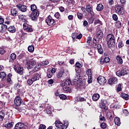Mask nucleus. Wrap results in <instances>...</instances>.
Listing matches in <instances>:
<instances>
[{
	"mask_svg": "<svg viewBox=\"0 0 129 129\" xmlns=\"http://www.w3.org/2000/svg\"><path fill=\"white\" fill-rule=\"evenodd\" d=\"M6 53V49L4 47H0V54L1 55H4Z\"/></svg>",
	"mask_w": 129,
	"mask_h": 129,
	"instance_id": "nucleus-49",
	"label": "nucleus"
},
{
	"mask_svg": "<svg viewBox=\"0 0 129 129\" xmlns=\"http://www.w3.org/2000/svg\"><path fill=\"white\" fill-rule=\"evenodd\" d=\"M24 126H25V124L22 122H18L16 124L14 129H23Z\"/></svg>",
	"mask_w": 129,
	"mask_h": 129,
	"instance_id": "nucleus-22",
	"label": "nucleus"
},
{
	"mask_svg": "<svg viewBox=\"0 0 129 129\" xmlns=\"http://www.w3.org/2000/svg\"><path fill=\"white\" fill-rule=\"evenodd\" d=\"M39 69H40V64L36 66L33 69L29 71V74H30V75H32L34 74V73H36V72L39 71Z\"/></svg>",
	"mask_w": 129,
	"mask_h": 129,
	"instance_id": "nucleus-18",
	"label": "nucleus"
},
{
	"mask_svg": "<svg viewBox=\"0 0 129 129\" xmlns=\"http://www.w3.org/2000/svg\"><path fill=\"white\" fill-rule=\"evenodd\" d=\"M18 58L19 60H23V59H24V54H20L18 56Z\"/></svg>",
	"mask_w": 129,
	"mask_h": 129,
	"instance_id": "nucleus-64",
	"label": "nucleus"
},
{
	"mask_svg": "<svg viewBox=\"0 0 129 129\" xmlns=\"http://www.w3.org/2000/svg\"><path fill=\"white\" fill-rule=\"evenodd\" d=\"M113 39H115L114 35H113L112 34H109L107 36L106 41H109L110 40H112Z\"/></svg>",
	"mask_w": 129,
	"mask_h": 129,
	"instance_id": "nucleus-37",
	"label": "nucleus"
},
{
	"mask_svg": "<svg viewBox=\"0 0 129 129\" xmlns=\"http://www.w3.org/2000/svg\"><path fill=\"white\" fill-rule=\"evenodd\" d=\"M16 59H17V54L15 53H11L9 57L10 63H14Z\"/></svg>",
	"mask_w": 129,
	"mask_h": 129,
	"instance_id": "nucleus-16",
	"label": "nucleus"
},
{
	"mask_svg": "<svg viewBox=\"0 0 129 129\" xmlns=\"http://www.w3.org/2000/svg\"><path fill=\"white\" fill-rule=\"evenodd\" d=\"M103 38V32L101 30H98L96 33V36L93 38V41H94L95 39L97 40L98 42L101 41Z\"/></svg>",
	"mask_w": 129,
	"mask_h": 129,
	"instance_id": "nucleus-6",
	"label": "nucleus"
},
{
	"mask_svg": "<svg viewBox=\"0 0 129 129\" xmlns=\"http://www.w3.org/2000/svg\"><path fill=\"white\" fill-rule=\"evenodd\" d=\"M100 97V95H99V94H94L92 96V99L93 101H97L98 99H99V98Z\"/></svg>",
	"mask_w": 129,
	"mask_h": 129,
	"instance_id": "nucleus-26",
	"label": "nucleus"
},
{
	"mask_svg": "<svg viewBox=\"0 0 129 129\" xmlns=\"http://www.w3.org/2000/svg\"><path fill=\"white\" fill-rule=\"evenodd\" d=\"M46 126L45 124H40L39 126L38 129H46Z\"/></svg>",
	"mask_w": 129,
	"mask_h": 129,
	"instance_id": "nucleus-61",
	"label": "nucleus"
},
{
	"mask_svg": "<svg viewBox=\"0 0 129 129\" xmlns=\"http://www.w3.org/2000/svg\"><path fill=\"white\" fill-rule=\"evenodd\" d=\"M112 19L113 20V21H117V20H118V17H117V15H116V14H113L112 15Z\"/></svg>",
	"mask_w": 129,
	"mask_h": 129,
	"instance_id": "nucleus-60",
	"label": "nucleus"
},
{
	"mask_svg": "<svg viewBox=\"0 0 129 129\" xmlns=\"http://www.w3.org/2000/svg\"><path fill=\"white\" fill-rule=\"evenodd\" d=\"M122 83L119 84L117 86V88L116 89V92H120L122 90V88L121 87L122 86Z\"/></svg>",
	"mask_w": 129,
	"mask_h": 129,
	"instance_id": "nucleus-36",
	"label": "nucleus"
},
{
	"mask_svg": "<svg viewBox=\"0 0 129 129\" xmlns=\"http://www.w3.org/2000/svg\"><path fill=\"white\" fill-rule=\"evenodd\" d=\"M39 12H32L31 14L29 15V17L31 18L32 21L37 22L38 20V17H39Z\"/></svg>",
	"mask_w": 129,
	"mask_h": 129,
	"instance_id": "nucleus-11",
	"label": "nucleus"
},
{
	"mask_svg": "<svg viewBox=\"0 0 129 129\" xmlns=\"http://www.w3.org/2000/svg\"><path fill=\"white\" fill-rule=\"evenodd\" d=\"M68 124H69V123L68 121H63V126L64 128H67V127H68Z\"/></svg>",
	"mask_w": 129,
	"mask_h": 129,
	"instance_id": "nucleus-57",
	"label": "nucleus"
},
{
	"mask_svg": "<svg viewBox=\"0 0 129 129\" xmlns=\"http://www.w3.org/2000/svg\"><path fill=\"white\" fill-rule=\"evenodd\" d=\"M7 30L10 33H16V27H15L14 26H9Z\"/></svg>",
	"mask_w": 129,
	"mask_h": 129,
	"instance_id": "nucleus-29",
	"label": "nucleus"
},
{
	"mask_svg": "<svg viewBox=\"0 0 129 129\" xmlns=\"http://www.w3.org/2000/svg\"><path fill=\"white\" fill-rule=\"evenodd\" d=\"M87 43L89 45L92 44V37L91 36H88L87 39Z\"/></svg>",
	"mask_w": 129,
	"mask_h": 129,
	"instance_id": "nucleus-39",
	"label": "nucleus"
},
{
	"mask_svg": "<svg viewBox=\"0 0 129 129\" xmlns=\"http://www.w3.org/2000/svg\"><path fill=\"white\" fill-rule=\"evenodd\" d=\"M77 37V33H73L72 34V37L73 39V40L74 41V42H75V41H76V38Z\"/></svg>",
	"mask_w": 129,
	"mask_h": 129,
	"instance_id": "nucleus-45",
	"label": "nucleus"
},
{
	"mask_svg": "<svg viewBox=\"0 0 129 129\" xmlns=\"http://www.w3.org/2000/svg\"><path fill=\"white\" fill-rule=\"evenodd\" d=\"M12 110H10L9 112H7L6 113V115H7L8 117H12Z\"/></svg>",
	"mask_w": 129,
	"mask_h": 129,
	"instance_id": "nucleus-59",
	"label": "nucleus"
},
{
	"mask_svg": "<svg viewBox=\"0 0 129 129\" xmlns=\"http://www.w3.org/2000/svg\"><path fill=\"white\" fill-rule=\"evenodd\" d=\"M41 73H35L33 75L32 79L33 80V81H37V80L41 79Z\"/></svg>",
	"mask_w": 129,
	"mask_h": 129,
	"instance_id": "nucleus-17",
	"label": "nucleus"
},
{
	"mask_svg": "<svg viewBox=\"0 0 129 129\" xmlns=\"http://www.w3.org/2000/svg\"><path fill=\"white\" fill-rule=\"evenodd\" d=\"M103 59H104V61L106 63H109V61H110V59L109 57H106Z\"/></svg>",
	"mask_w": 129,
	"mask_h": 129,
	"instance_id": "nucleus-58",
	"label": "nucleus"
},
{
	"mask_svg": "<svg viewBox=\"0 0 129 129\" xmlns=\"http://www.w3.org/2000/svg\"><path fill=\"white\" fill-rule=\"evenodd\" d=\"M115 26L118 29H119V28H121V22L119 21L116 22Z\"/></svg>",
	"mask_w": 129,
	"mask_h": 129,
	"instance_id": "nucleus-44",
	"label": "nucleus"
},
{
	"mask_svg": "<svg viewBox=\"0 0 129 129\" xmlns=\"http://www.w3.org/2000/svg\"><path fill=\"white\" fill-rule=\"evenodd\" d=\"M99 65H100L101 66H102L103 65H104V64H105V62L104 61L103 58H100L99 59Z\"/></svg>",
	"mask_w": 129,
	"mask_h": 129,
	"instance_id": "nucleus-56",
	"label": "nucleus"
},
{
	"mask_svg": "<svg viewBox=\"0 0 129 129\" xmlns=\"http://www.w3.org/2000/svg\"><path fill=\"white\" fill-rule=\"evenodd\" d=\"M100 120H101L102 121H105V117L104 116H102V115L100 114L99 116Z\"/></svg>",
	"mask_w": 129,
	"mask_h": 129,
	"instance_id": "nucleus-63",
	"label": "nucleus"
},
{
	"mask_svg": "<svg viewBox=\"0 0 129 129\" xmlns=\"http://www.w3.org/2000/svg\"><path fill=\"white\" fill-rule=\"evenodd\" d=\"M68 86H63L62 87L63 91L66 93H68V92H70L71 91V88Z\"/></svg>",
	"mask_w": 129,
	"mask_h": 129,
	"instance_id": "nucleus-30",
	"label": "nucleus"
},
{
	"mask_svg": "<svg viewBox=\"0 0 129 129\" xmlns=\"http://www.w3.org/2000/svg\"><path fill=\"white\" fill-rule=\"evenodd\" d=\"M45 23H47L49 27H53L56 25L55 19H53L51 15H49L45 20Z\"/></svg>",
	"mask_w": 129,
	"mask_h": 129,
	"instance_id": "nucleus-2",
	"label": "nucleus"
},
{
	"mask_svg": "<svg viewBox=\"0 0 129 129\" xmlns=\"http://www.w3.org/2000/svg\"><path fill=\"white\" fill-rule=\"evenodd\" d=\"M34 81L33 80L32 78L31 79H29L28 80H27V84L28 85H29V86H31V85H32V84H33V83H34Z\"/></svg>",
	"mask_w": 129,
	"mask_h": 129,
	"instance_id": "nucleus-42",
	"label": "nucleus"
},
{
	"mask_svg": "<svg viewBox=\"0 0 129 129\" xmlns=\"http://www.w3.org/2000/svg\"><path fill=\"white\" fill-rule=\"evenodd\" d=\"M59 97L60 99H62V100H65V99H67V96L63 94H60L59 95Z\"/></svg>",
	"mask_w": 129,
	"mask_h": 129,
	"instance_id": "nucleus-46",
	"label": "nucleus"
},
{
	"mask_svg": "<svg viewBox=\"0 0 129 129\" xmlns=\"http://www.w3.org/2000/svg\"><path fill=\"white\" fill-rule=\"evenodd\" d=\"M92 76H88V83L90 84V83H92Z\"/></svg>",
	"mask_w": 129,
	"mask_h": 129,
	"instance_id": "nucleus-51",
	"label": "nucleus"
},
{
	"mask_svg": "<svg viewBox=\"0 0 129 129\" xmlns=\"http://www.w3.org/2000/svg\"><path fill=\"white\" fill-rule=\"evenodd\" d=\"M36 62L34 61V59H27L26 60V66L27 69H32V68H34V66L36 65Z\"/></svg>",
	"mask_w": 129,
	"mask_h": 129,
	"instance_id": "nucleus-9",
	"label": "nucleus"
},
{
	"mask_svg": "<svg viewBox=\"0 0 129 129\" xmlns=\"http://www.w3.org/2000/svg\"><path fill=\"white\" fill-rule=\"evenodd\" d=\"M25 31H26V32H28V33H32V32H33V28L31 27H27L26 29H24Z\"/></svg>",
	"mask_w": 129,
	"mask_h": 129,
	"instance_id": "nucleus-54",
	"label": "nucleus"
},
{
	"mask_svg": "<svg viewBox=\"0 0 129 129\" xmlns=\"http://www.w3.org/2000/svg\"><path fill=\"white\" fill-rule=\"evenodd\" d=\"M124 45L123 44V42L121 40H119L118 44V48H122Z\"/></svg>",
	"mask_w": 129,
	"mask_h": 129,
	"instance_id": "nucleus-48",
	"label": "nucleus"
},
{
	"mask_svg": "<svg viewBox=\"0 0 129 129\" xmlns=\"http://www.w3.org/2000/svg\"><path fill=\"white\" fill-rule=\"evenodd\" d=\"M106 42L109 48H114L115 47V38L110 39V40H107Z\"/></svg>",
	"mask_w": 129,
	"mask_h": 129,
	"instance_id": "nucleus-14",
	"label": "nucleus"
},
{
	"mask_svg": "<svg viewBox=\"0 0 129 129\" xmlns=\"http://www.w3.org/2000/svg\"><path fill=\"white\" fill-rule=\"evenodd\" d=\"M14 104L16 106H20V105H24L25 102L21 99V97L17 96L15 99Z\"/></svg>",
	"mask_w": 129,
	"mask_h": 129,
	"instance_id": "nucleus-8",
	"label": "nucleus"
},
{
	"mask_svg": "<svg viewBox=\"0 0 129 129\" xmlns=\"http://www.w3.org/2000/svg\"><path fill=\"white\" fill-rule=\"evenodd\" d=\"M116 74L117 76H118V77H121V76L128 75L129 70L126 68H122L120 71H117Z\"/></svg>",
	"mask_w": 129,
	"mask_h": 129,
	"instance_id": "nucleus-3",
	"label": "nucleus"
},
{
	"mask_svg": "<svg viewBox=\"0 0 129 129\" xmlns=\"http://www.w3.org/2000/svg\"><path fill=\"white\" fill-rule=\"evenodd\" d=\"M14 123H15V122H9L5 124H3V126H4V127H6V128H7V129H10V128L13 127V126H14Z\"/></svg>",
	"mask_w": 129,
	"mask_h": 129,
	"instance_id": "nucleus-24",
	"label": "nucleus"
},
{
	"mask_svg": "<svg viewBox=\"0 0 129 129\" xmlns=\"http://www.w3.org/2000/svg\"><path fill=\"white\" fill-rule=\"evenodd\" d=\"M119 94H120V97L123 98V99H124L125 100H128L129 99V96L128 94H125L123 92H120L119 93Z\"/></svg>",
	"mask_w": 129,
	"mask_h": 129,
	"instance_id": "nucleus-20",
	"label": "nucleus"
},
{
	"mask_svg": "<svg viewBox=\"0 0 129 129\" xmlns=\"http://www.w3.org/2000/svg\"><path fill=\"white\" fill-rule=\"evenodd\" d=\"M75 66L76 68H81L82 67V64H81V63H80L79 62L77 61L76 63Z\"/></svg>",
	"mask_w": 129,
	"mask_h": 129,
	"instance_id": "nucleus-55",
	"label": "nucleus"
},
{
	"mask_svg": "<svg viewBox=\"0 0 129 129\" xmlns=\"http://www.w3.org/2000/svg\"><path fill=\"white\" fill-rule=\"evenodd\" d=\"M54 17L56 18V19H57V20H60L61 19V15L59 12L55 13L54 14Z\"/></svg>",
	"mask_w": 129,
	"mask_h": 129,
	"instance_id": "nucleus-47",
	"label": "nucleus"
},
{
	"mask_svg": "<svg viewBox=\"0 0 129 129\" xmlns=\"http://www.w3.org/2000/svg\"><path fill=\"white\" fill-rule=\"evenodd\" d=\"M17 8L20 11V12H22V13H25V12H27V6L26 5H17L16 6Z\"/></svg>",
	"mask_w": 129,
	"mask_h": 129,
	"instance_id": "nucleus-15",
	"label": "nucleus"
},
{
	"mask_svg": "<svg viewBox=\"0 0 129 129\" xmlns=\"http://www.w3.org/2000/svg\"><path fill=\"white\" fill-rule=\"evenodd\" d=\"M19 19L21 20L22 22L23 23L28 22V19L27 18V16L24 15H20L19 16Z\"/></svg>",
	"mask_w": 129,
	"mask_h": 129,
	"instance_id": "nucleus-23",
	"label": "nucleus"
},
{
	"mask_svg": "<svg viewBox=\"0 0 129 129\" xmlns=\"http://www.w3.org/2000/svg\"><path fill=\"white\" fill-rule=\"evenodd\" d=\"M86 11L88 13V15H90L92 17L95 16V13L93 11V6L90 4H87L86 6Z\"/></svg>",
	"mask_w": 129,
	"mask_h": 129,
	"instance_id": "nucleus-5",
	"label": "nucleus"
},
{
	"mask_svg": "<svg viewBox=\"0 0 129 129\" xmlns=\"http://www.w3.org/2000/svg\"><path fill=\"white\" fill-rule=\"evenodd\" d=\"M77 16L78 17V19L80 20V21H82V20H83V13L78 12L77 13Z\"/></svg>",
	"mask_w": 129,
	"mask_h": 129,
	"instance_id": "nucleus-35",
	"label": "nucleus"
},
{
	"mask_svg": "<svg viewBox=\"0 0 129 129\" xmlns=\"http://www.w3.org/2000/svg\"><path fill=\"white\" fill-rule=\"evenodd\" d=\"M17 93L19 94V96H23L24 95V93L22 91V89H21L17 90Z\"/></svg>",
	"mask_w": 129,
	"mask_h": 129,
	"instance_id": "nucleus-52",
	"label": "nucleus"
},
{
	"mask_svg": "<svg viewBox=\"0 0 129 129\" xmlns=\"http://www.w3.org/2000/svg\"><path fill=\"white\" fill-rule=\"evenodd\" d=\"M14 69L15 72L20 74V75H23L24 74V68L20 64H17L14 66Z\"/></svg>",
	"mask_w": 129,
	"mask_h": 129,
	"instance_id": "nucleus-4",
	"label": "nucleus"
},
{
	"mask_svg": "<svg viewBox=\"0 0 129 129\" xmlns=\"http://www.w3.org/2000/svg\"><path fill=\"white\" fill-rule=\"evenodd\" d=\"M86 74L88 76H92V73L91 72V69H89L86 71Z\"/></svg>",
	"mask_w": 129,
	"mask_h": 129,
	"instance_id": "nucleus-53",
	"label": "nucleus"
},
{
	"mask_svg": "<svg viewBox=\"0 0 129 129\" xmlns=\"http://www.w3.org/2000/svg\"><path fill=\"white\" fill-rule=\"evenodd\" d=\"M107 104V101L105 99H102L99 102V107L104 110H107V109H108V107L106 106Z\"/></svg>",
	"mask_w": 129,
	"mask_h": 129,
	"instance_id": "nucleus-10",
	"label": "nucleus"
},
{
	"mask_svg": "<svg viewBox=\"0 0 129 129\" xmlns=\"http://www.w3.org/2000/svg\"><path fill=\"white\" fill-rule=\"evenodd\" d=\"M28 50L30 53H33L35 51V47L34 45H29L28 47Z\"/></svg>",
	"mask_w": 129,
	"mask_h": 129,
	"instance_id": "nucleus-38",
	"label": "nucleus"
},
{
	"mask_svg": "<svg viewBox=\"0 0 129 129\" xmlns=\"http://www.w3.org/2000/svg\"><path fill=\"white\" fill-rule=\"evenodd\" d=\"M30 10L32 13H39V10H38V7H37V6L35 4H32L30 6Z\"/></svg>",
	"mask_w": 129,
	"mask_h": 129,
	"instance_id": "nucleus-19",
	"label": "nucleus"
},
{
	"mask_svg": "<svg viewBox=\"0 0 129 129\" xmlns=\"http://www.w3.org/2000/svg\"><path fill=\"white\" fill-rule=\"evenodd\" d=\"M64 73V71H59L58 74H57L56 76L57 78L59 79H61V78L63 76V74Z\"/></svg>",
	"mask_w": 129,
	"mask_h": 129,
	"instance_id": "nucleus-40",
	"label": "nucleus"
},
{
	"mask_svg": "<svg viewBox=\"0 0 129 129\" xmlns=\"http://www.w3.org/2000/svg\"><path fill=\"white\" fill-rule=\"evenodd\" d=\"M53 75H54L52 74L50 71H47V75H46V77H47V78H52Z\"/></svg>",
	"mask_w": 129,
	"mask_h": 129,
	"instance_id": "nucleus-43",
	"label": "nucleus"
},
{
	"mask_svg": "<svg viewBox=\"0 0 129 129\" xmlns=\"http://www.w3.org/2000/svg\"><path fill=\"white\" fill-rule=\"evenodd\" d=\"M114 123L116 125L119 126V125H120V119H119L118 117H115Z\"/></svg>",
	"mask_w": 129,
	"mask_h": 129,
	"instance_id": "nucleus-32",
	"label": "nucleus"
},
{
	"mask_svg": "<svg viewBox=\"0 0 129 129\" xmlns=\"http://www.w3.org/2000/svg\"><path fill=\"white\" fill-rule=\"evenodd\" d=\"M104 9V6H103L102 4H99L97 6L96 11H97V12H101V11H103Z\"/></svg>",
	"mask_w": 129,
	"mask_h": 129,
	"instance_id": "nucleus-25",
	"label": "nucleus"
},
{
	"mask_svg": "<svg viewBox=\"0 0 129 129\" xmlns=\"http://www.w3.org/2000/svg\"><path fill=\"white\" fill-rule=\"evenodd\" d=\"M97 80L101 85H104V84L106 83V79H105V77L102 76H99L97 78Z\"/></svg>",
	"mask_w": 129,
	"mask_h": 129,
	"instance_id": "nucleus-12",
	"label": "nucleus"
},
{
	"mask_svg": "<svg viewBox=\"0 0 129 129\" xmlns=\"http://www.w3.org/2000/svg\"><path fill=\"white\" fill-rule=\"evenodd\" d=\"M5 115H6V114L5 113V112H4V110H1L0 111V121H3V120H4Z\"/></svg>",
	"mask_w": 129,
	"mask_h": 129,
	"instance_id": "nucleus-34",
	"label": "nucleus"
},
{
	"mask_svg": "<svg viewBox=\"0 0 129 129\" xmlns=\"http://www.w3.org/2000/svg\"><path fill=\"white\" fill-rule=\"evenodd\" d=\"M11 14L13 17H17V16H18V11L17 10V9H12L11 10Z\"/></svg>",
	"mask_w": 129,
	"mask_h": 129,
	"instance_id": "nucleus-27",
	"label": "nucleus"
},
{
	"mask_svg": "<svg viewBox=\"0 0 129 129\" xmlns=\"http://www.w3.org/2000/svg\"><path fill=\"white\" fill-rule=\"evenodd\" d=\"M116 60H117V63L119 65H121L123 63V60L122 59V56L120 55H118L116 56Z\"/></svg>",
	"mask_w": 129,
	"mask_h": 129,
	"instance_id": "nucleus-21",
	"label": "nucleus"
},
{
	"mask_svg": "<svg viewBox=\"0 0 129 129\" xmlns=\"http://www.w3.org/2000/svg\"><path fill=\"white\" fill-rule=\"evenodd\" d=\"M100 126L101 128H103V129L106 128V123H105V122H102V123H101Z\"/></svg>",
	"mask_w": 129,
	"mask_h": 129,
	"instance_id": "nucleus-62",
	"label": "nucleus"
},
{
	"mask_svg": "<svg viewBox=\"0 0 129 129\" xmlns=\"http://www.w3.org/2000/svg\"><path fill=\"white\" fill-rule=\"evenodd\" d=\"M118 82L117 78L113 77L109 79L108 83L109 85H113V84H116Z\"/></svg>",
	"mask_w": 129,
	"mask_h": 129,
	"instance_id": "nucleus-13",
	"label": "nucleus"
},
{
	"mask_svg": "<svg viewBox=\"0 0 129 129\" xmlns=\"http://www.w3.org/2000/svg\"><path fill=\"white\" fill-rule=\"evenodd\" d=\"M66 86H72V82H71V80L69 79H67L64 82V85Z\"/></svg>",
	"mask_w": 129,
	"mask_h": 129,
	"instance_id": "nucleus-28",
	"label": "nucleus"
},
{
	"mask_svg": "<svg viewBox=\"0 0 129 129\" xmlns=\"http://www.w3.org/2000/svg\"><path fill=\"white\" fill-rule=\"evenodd\" d=\"M88 21L89 24H93V21H94V18H93V16H91V17H90L88 19Z\"/></svg>",
	"mask_w": 129,
	"mask_h": 129,
	"instance_id": "nucleus-50",
	"label": "nucleus"
},
{
	"mask_svg": "<svg viewBox=\"0 0 129 129\" xmlns=\"http://www.w3.org/2000/svg\"><path fill=\"white\" fill-rule=\"evenodd\" d=\"M93 47L94 49H97L98 50L99 54H103L102 46H101V44L98 42L97 40L94 39V40H93Z\"/></svg>",
	"mask_w": 129,
	"mask_h": 129,
	"instance_id": "nucleus-1",
	"label": "nucleus"
},
{
	"mask_svg": "<svg viewBox=\"0 0 129 129\" xmlns=\"http://www.w3.org/2000/svg\"><path fill=\"white\" fill-rule=\"evenodd\" d=\"M49 64V61L48 60H45L43 61L40 62V65L42 66V67H43V66H46Z\"/></svg>",
	"mask_w": 129,
	"mask_h": 129,
	"instance_id": "nucleus-41",
	"label": "nucleus"
},
{
	"mask_svg": "<svg viewBox=\"0 0 129 129\" xmlns=\"http://www.w3.org/2000/svg\"><path fill=\"white\" fill-rule=\"evenodd\" d=\"M0 78L2 80L6 79L7 78V74L5 72H0Z\"/></svg>",
	"mask_w": 129,
	"mask_h": 129,
	"instance_id": "nucleus-33",
	"label": "nucleus"
},
{
	"mask_svg": "<svg viewBox=\"0 0 129 129\" xmlns=\"http://www.w3.org/2000/svg\"><path fill=\"white\" fill-rule=\"evenodd\" d=\"M123 6L117 5L115 8V13H116L119 16H122L124 13V9Z\"/></svg>",
	"mask_w": 129,
	"mask_h": 129,
	"instance_id": "nucleus-7",
	"label": "nucleus"
},
{
	"mask_svg": "<svg viewBox=\"0 0 129 129\" xmlns=\"http://www.w3.org/2000/svg\"><path fill=\"white\" fill-rule=\"evenodd\" d=\"M107 117L110 119V121H111V120L113 119V117H114V114H113V113L108 112L107 113Z\"/></svg>",
	"mask_w": 129,
	"mask_h": 129,
	"instance_id": "nucleus-31",
	"label": "nucleus"
}]
</instances>
